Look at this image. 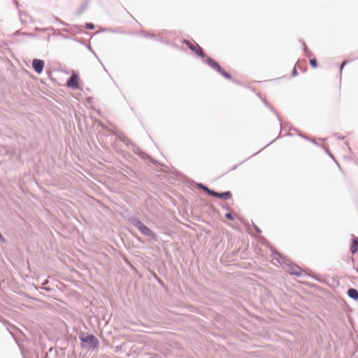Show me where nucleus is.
Here are the masks:
<instances>
[{"instance_id":"f257e3e1","label":"nucleus","mask_w":358,"mask_h":358,"mask_svg":"<svg viewBox=\"0 0 358 358\" xmlns=\"http://www.w3.org/2000/svg\"><path fill=\"white\" fill-rule=\"evenodd\" d=\"M270 250L272 254L273 259L276 260L279 264L285 266V269L292 275L296 277L302 276L301 268L298 266L292 264L291 261L288 257L279 252L274 247L270 246Z\"/></svg>"},{"instance_id":"f03ea898","label":"nucleus","mask_w":358,"mask_h":358,"mask_svg":"<svg viewBox=\"0 0 358 358\" xmlns=\"http://www.w3.org/2000/svg\"><path fill=\"white\" fill-rule=\"evenodd\" d=\"M130 223L136 227L143 235L149 237L151 240L157 241L158 236L149 227H148L138 217H131L129 219Z\"/></svg>"},{"instance_id":"7ed1b4c3","label":"nucleus","mask_w":358,"mask_h":358,"mask_svg":"<svg viewBox=\"0 0 358 358\" xmlns=\"http://www.w3.org/2000/svg\"><path fill=\"white\" fill-rule=\"evenodd\" d=\"M79 338L82 348L94 350L98 348L100 344L99 339L92 334H85L84 332H80Z\"/></svg>"},{"instance_id":"20e7f679","label":"nucleus","mask_w":358,"mask_h":358,"mask_svg":"<svg viewBox=\"0 0 358 358\" xmlns=\"http://www.w3.org/2000/svg\"><path fill=\"white\" fill-rule=\"evenodd\" d=\"M203 62L206 64L209 67L217 71L218 73L222 75L224 78L227 80H231L233 78L231 77V75L226 71L220 65V64L213 59L212 57H207L206 60H203Z\"/></svg>"},{"instance_id":"39448f33","label":"nucleus","mask_w":358,"mask_h":358,"mask_svg":"<svg viewBox=\"0 0 358 358\" xmlns=\"http://www.w3.org/2000/svg\"><path fill=\"white\" fill-rule=\"evenodd\" d=\"M203 62L206 64L209 67L217 71L218 73L222 75L224 78L227 80H231L233 78L231 77V75L226 71L220 65V64L213 59L212 57H207L206 60H203Z\"/></svg>"},{"instance_id":"423d86ee","label":"nucleus","mask_w":358,"mask_h":358,"mask_svg":"<svg viewBox=\"0 0 358 358\" xmlns=\"http://www.w3.org/2000/svg\"><path fill=\"white\" fill-rule=\"evenodd\" d=\"M127 146L131 149L135 154H136L138 156L143 159H151L154 163L157 164V162L155 159H152V158L148 155L146 152L143 151L135 143L130 141L129 143L127 145Z\"/></svg>"},{"instance_id":"0eeeda50","label":"nucleus","mask_w":358,"mask_h":358,"mask_svg":"<svg viewBox=\"0 0 358 358\" xmlns=\"http://www.w3.org/2000/svg\"><path fill=\"white\" fill-rule=\"evenodd\" d=\"M66 86L73 90H78L80 88L79 76L76 74L71 75L66 81Z\"/></svg>"},{"instance_id":"6e6552de","label":"nucleus","mask_w":358,"mask_h":358,"mask_svg":"<svg viewBox=\"0 0 358 358\" xmlns=\"http://www.w3.org/2000/svg\"><path fill=\"white\" fill-rule=\"evenodd\" d=\"M99 125L104 129H106L109 131L113 135H115L122 142H123L126 145L129 143L131 141L127 136H125V134L123 132L118 131L115 132L111 131L110 129H108L103 123L100 122Z\"/></svg>"},{"instance_id":"1a4fd4ad","label":"nucleus","mask_w":358,"mask_h":358,"mask_svg":"<svg viewBox=\"0 0 358 358\" xmlns=\"http://www.w3.org/2000/svg\"><path fill=\"white\" fill-rule=\"evenodd\" d=\"M32 68L34 71L40 74L43 71L44 67H45V62L43 59H34L32 60Z\"/></svg>"},{"instance_id":"9d476101","label":"nucleus","mask_w":358,"mask_h":358,"mask_svg":"<svg viewBox=\"0 0 358 358\" xmlns=\"http://www.w3.org/2000/svg\"><path fill=\"white\" fill-rule=\"evenodd\" d=\"M210 196L220 199H224V200H229L231 198L232 194L230 191L218 192L215 190H213Z\"/></svg>"},{"instance_id":"9b49d317","label":"nucleus","mask_w":358,"mask_h":358,"mask_svg":"<svg viewBox=\"0 0 358 358\" xmlns=\"http://www.w3.org/2000/svg\"><path fill=\"white\" fill-rule=\"evenodd\" d=\"M20 20L22 24H29L33 22L32 17L26 11L18 10Z\"/></svg>"},{"instance_id":"f8f14e48","label":"nucleus","mask_w":358,"mask_h":358,"mask_svg":"<svg viewBox=\"0 0 358 358\" xmlns=\"http://www.w3.org/2000/svg\"><path fill=\"white\" fill-rule=\"evenodd\" d=\"M350 251L352 255H355L358 252V238L354 234L351 235V243L350 245Z\"/></svg>"},{"instance_id":"ddd939ff","label":"nucleus","mask_w":358,"mask_h":358,"mask_svg":"<svg viewBox=\"0 0 358 358\" xmlns=\"http://www.w3.org/2000/svg\"><path fill=\"white\" fill-rule=\"evenodd\" d=\"M138 34L140 36H141L142 37H144V38H150L153 40H155V41H162V37H159L158 36H156L155 34H152L148 31H145V30H141L138 32Z\"/></svg>"},{"instance_id":"4468645a","label":"nucleus","mask_w":358,"mask_h":358,"mask_svg":"<svg viewBox=\"0 0 358 358\" xmlns=\"http://www.w3.org/2000/svg\"><path fill=\"white\" fill-rule=\"evenodd\" d=\"M192 52H195L198 57L205 58V60L207 59V57H209L199 44H196V45L194 47V50H192Z\"/></svg>"},{"instance_id":"2eb2a0df","label":"nucleus","mask_w":358,"mask_h":358,"mask_svg":"<svg viewBox=\"0 0 358 358\" xmlns=\"http://www.w3.org/2000/svg\"><path fill=\"white\" fill-rule=\"evenodd\" d=\"M348 296L354 301H358V290L350 287L347 291Z\"/></svg>"},{"instance_id":"dca6fc26","label":"nucleus","mask_w":358,"mask_h":358,"mask_svg":"<svg viewBox=\"0 0 358 358\" xmlns=\"http://www.w3.org/2000/svg\"><path fill=\"white\" fill-rule=\"evenodd\" d=\"M196 187L197 189L203 190L206 194H207L209 196L211 195L212 192L213 190L210 189L207 185L201 182L196 183Z\"/></svg>"},{"instance_id":"f3484780","label":"nucleus","mask_w":358,"mask_h":358,"mask_svg":"<svg viewBox=\"0 0 358 358\" xmlns=\"http://www.w3.org/2000/svg\"><path fill=\"white\" fill-rule=\"evenodd\" d=\"M196 187L197 189L203 190L206 194H207L209 196L211 195L212 192L213 190L210 189L207 185L201 182L196 183Z\"/></svg>"},{"instance_id":"a211bd4d","label":"nucleus","mask_w":358,"mask_h":358,"mask_svg":"<svg viewBox=\"0 0 358 358\" xmlns=\"http://www.w3.org/2000/svg\"><path fill=\"white\" fill-rule=\"evenodd\" d=\"M89 4V0H85L77 11V15L80 16L83 13L85 12Z\"/></svg>"},{"instance_id":"6ab92c4d","label":"nucleus","mask_w":358,"mask_h":358,"mask_svg":"<svg viewBox=\"0 0 358 358\" xmlns=\"http://www.w3.org/2000/svg\"><path fill=\"white\" fill-rule=\"evenodd\" d=\"M182 43L185 44L187 46V48L192 51L194 50V47H195L197 44L194 41L192 43L190 41L186 39L183 40Z\"/></svg>"},{"instance_id":"aec40b11","label":"nucleus","mask_w":358,"mask_h":358,"mask_svg":"<svg viewBox=\"0 0 358 358\" xmlns=\"http://www.w3.org/2000/svg\"><path fill=\"white\" fill-rule=\"evenodd\" d=\"M299 136H301V138L306 139V141H310L312 143H313L315 145H319V144L317 143V141L315 139H313L308 136H306L301 133H299Z\"/></svg>"},{"instance_id":"412c9836","label":"nucleus","mask_w":358,"mask_h":358,"mask_svg":"<svg viewBox=\"0 0 358 358\" xmlns=\"http://www.w3.org/2000/svg\"><path fill=\"white\" fill-rule=\"evenodd\" d=\"M324 149L326 152V153L331 158L334 159V161L336 162V164H337V166L340 168V165L338 164V162L336 160V159L334 158V155L331 154V152L329 151V150L325 147H324Z\"/></svg>"},{"instance_id":"4be33fe9","label":"nucleus","mask_w":358,"mask_h":358,"mask_svg":"<svg viewBox=\"0 0 358 358\" xmlns=\"http://www.w3.org/2000/svg\"><path fill=\"white\" fill-rule=\"evenodd\" d=\"M269 109L276 116L278 120L281 123V117H280L277 110L272 106H270Z\"/></svg>"},{"instance_id":"5701e85b","label":"nucleus","mask_w":358,"mask_h":358,"mask_svg":"<svg viewBox=\"0 0 358 358\" xmlns=\"http://www.w3.org/2000/svg\"><path fill=\"white\" fill-rule=\"evenodd\" d=\"M302 44L303 45V51H304L306 56L310 57L312 55V52L308 49V48L306 46V44L303 41L302 42Z\"/></svg>"},{"instance_id":"b1692460","label":"nucleus","mask_w":358,"mask_h":358,"mask_svg":"<svg viewBox=\"0 0 358 358\" xmlns=\"http://www.w3.org/2000/svg\"><path fill=\"white\" fill-rule=\"evenodd\" d=\"M84 27L90 30H93L94 29L95 26L92 22H85Z\"/></svg>"},{"instance_id":"393cba45","label":"nucleus","mask_w":358,"mask_h":358,"mask_svg":"<svg viewBox=\"0 0 358 358\" xmlns=\"http://www.w3.org/2000/svg\"><path fill=\"white\" fill-rule=\"evenodd\" d=\"M73 27L76 29V31L78 33H80V34H85L86 32H85L83 31V29H84V26H82V25H73Z\"/></svg>"},{"instance_id":"a878e982","label":"nucleus","mask_w":358,"mask_h":358,"mask_svg":"<svg viewBox=\"0 0 358 358\" xmlns=\"http://www.w3.org/2000/svg\"><path fill=\"white\" fill-rule=\"evenodd\" d=\"M310 64L312 68L315 69L317 67V61L315 58L310 59Z\"/></svg>"},{"instance_id":"bb28decb","label":"nucleus","mask_w":358,"mask_h":358,"mask_svg":"<svg viewBox=\"0 0 358 358\" xmlns=\"http://www.w3.org/2000/svg\"><path fill=\"white\" fill-rule=\"evenodd\" d=\"M224 217L226 219H227L228 220H230V221H232L234 220V216L231 212H227L225 214Z\"/></svg>"},{"instance_id":"cd10ccee","label":"nucleus","mask_w":358,"mask_h":358,"mask_svg":"<svg viewBox=\"0 0 358 358\" xmlns=\"http://www.w3.org/2000/svg\"><path fill=\"white\" fill-rule=\"evenodd\" d=\"M53 19H54V20H55V22H58V23H59V24H62V25H66V26L69 25L68 23H66V22H65L62 21L61 19H59V17H53Z\"/></svg>"},{"instance_id":"c85d7f7f","label":"nucleus","mask_w":358,"mask_h":358,"mask_svg":"<svg viewBox=\"0 0 358 358\" xmlns=\"http://www.w3.org/2000/svg\"><path fill=\"white\" fill-rule=\"evenodd\" d=\"M257 95L262 100V101L264 102V105L269 108L271 105L265 99H262V96H261L260 93H258Z\"/></svg>"},{"instance_id":"c756f323","label":"nucleus","mask_w":358,"mask_h":358,"mask_svg":"<svg viewBox=\"0 0 358 358\" xmlns=\"http://www.w3.org/2000/svg\"><path fill=\"white\" fill-rule=\"evenodd\" d=\"M87 49L91 51L94 55L97 58V59L99 61V62L101 64V62L100 61V59H99V57H97L96 54L94 52L93 49L92 48L91 45H88L87 46Z\"/></svg>"},{"instance_id":"7c9ffc66","label":"nucleus","mask_w":358,"mask_h":358,"mask_svg":"<svg viewBox=\"0 0 358 358\" xmlns=\"http://www.w3.org/2000/svg\"><path fill=\"white\" fill-rule=\"evenodd\" d=\"M252 226H253V228H254L255 231L257 234H261L262 233V230L260 229V228L259 227H257L255 223H252Z\"/></svg>"},{"instance_id":"2f4dec72","label":"nucleus","mask_w":358,"mask_h":358,"mask_svg":"<svg viewBox=\"0 0 358 358\" xmlns=\"http://www.w3.org/2000/svg\"><path fill=\"white\" fill-rule=\"evenodd\" d=\"M298 75V71L296 68V66H294L292 69V76H296Z\"/></svg>"},{"instance_id":"473e14b6","label":"nucleus","mask_w":358,"mask_h":358,"mask_svg":"<svg viewBox=\"0 0 358 358\" xmlns=\"http://www.w3.org/2000/svg\"><path fill=\"white\" fill-rule=\"evenodd\" d=\"M344 66H343V64H341L340 67H339V76H340V78H341L342 71H343V69Z\"/></svg>"},{"instance_id":"72a5a7b5","label":"nucleus","mask_w":358,"mask_h":358,"mask_svg":"<svg viewBox=\"0 0 358 358\" xmlns=\"http://www.w3.org/2000/svg\"><path fill=\"white\" fill-rule=\"evenodd\" d=\"M334 136L338 140H343L345 138L344 136H339L337 133L334 134Z\"/></svg>"},{"instance_id":"f704fd0d","label":"nucleus","mask_w":358,"mask_h":358,"mask_svg":"<svg viewBox=\"0 0 358 358\" xmlns=\"http://www.w3.org/2000/svg\"><path fill=\"white\" fill-rule=\"evenodd\" d=\"M231 81H232L233 83H236V84L238 85H243V84H242V83H241V81H239V80H236V79H234V78H233V79L231 80Z\"/></svg>"},{"instance_id":"c9c22d12","label":"nucleus","mask_w":358,"mask_h":358,"mask_svg":"<svg viewBox=\"0 0 358 358\" xmlns=\"http://www.w3.org/2000/svg\"><path fill=\"white\" fill-rule=\"evenodd\" d=\"M0 241L2 242V243H5L6 242V238L3 237V236L1 234V232H0Z\"/></svg>"},{"instance_id":"e433bc0d","label":"nucleus","mask_w":358,"mask_h":358,"mask_svg":"<svg viewBox=\"0 0 358 358\" xmlns=\"http://www.w3.org/2000/svg\"><path fill=\"white\" fill-rule=\"evenodd\" d=\"M35 30H36V31H41V32H44V31H45L44 28H38V27H36V28H35Z\"/></svg>"},{"instance_id":"4c0bfd02","label":"nucleus","mask_w":358,"mask_h":358,"mask_svg":"<svg viewBox=\"0 0 358 358\" xmlns=\"http://www.w3.org/2000/svg\"><path fill=\"white\" fill-rule=\"evenodd\" d=\"M280 134H281V131L280 132V134H279L278 136L275 139H274V140L271 141L269 143H268V144H267L264 148H266V147L268 146L269 145L272 144V143H273V142H274V141H275L278 138H279V136H280Z\"/></svg>"},{"instance_id":"58836bf2","label":"nucleus","mask_w":358,"mask_h":358,"mask_svg":"<svg viewBox=\"0 0 358 358\" xmlns=\"http://www.w3.org/2000/svg\"><path fill=\"white\" fill-rule=\"evenodd\" d=\"M264 148H262L260 150H259L258 152H257L256 153H254V155H251L250 157H249L248 159H246L245 161L250 159L251 157H252L253 156L257 155L260 151H262Z\"/></svg>"},{"instance_id":"ea45409f","label":"nucleus","mask_w":358,"mask_h":358,"mask_svg":"<svg viewBox=\"0 0 358 358\" xmlns=\"http://www.w3.org/2000/svg\"><path fill=\"white\" fill-rule=\"evenodd\" d=\"M44 29H45V31H52V30H54V28L52 27H48L44 28Z\"/></svg>"},{"instance_id":"a19ab883","label":"nucleus","mask_w":358,"mask_h":358,"mask_svg":"<svg viewBox=\"0 0 358 358\" xmlns=\"http://www.w3.org/2000/svg\"><path fill=\"white\" fill-rule=\"evenodd\" d=\"M62 30L65 32L72 33V31L69 29L64 28Z\"/></svg>"},{"instance_id":"79ce46f5","label":"nucleus","mask_w":358,"mask_h":358,"mask_svg":"<svg viewBox=\"0 0 358 358\" xmlns=\"http://www.w3.org/2000/svg\"><path fill=\"white\" fill-rule=\"evenodd\" d=\"M351 60H345L343 61L341 64H343V66H345L347 64H348Z\"/></svg>"},{"instance_id":"37998d69","label":"nucleus","mask_w":358,"mask_h":358,"mask_svg":"<svg viewBox=\"0 0 358 358\" xmlns=\"http://www.w3.org/2000/svg\"><path fill=\"white\" fill-rule=\"evenodd\" d=\"M345 144L348 146V150L351 152V151H352V150H351V148H350V145H349V143H348V141H346L345 142Z\"/></svg>"},{"instance_id":"c03bdc74","label":"nucleus","mask_w":358,"mask_h":358,"mask_svg":"<svg viewBox=\"0 0 358 358\" xmlns=\"http://www.w3.org/2000/svg\"><path fill=\"white\" fill-rule=\"evenodd\" d=\"M156 278H157V281L159 284H161V285H163V284H164L163 281H162L159 278L157 277Z\"/></svg>"},{"instance_id":"a18cd8bd","label":"nucleus","mask_w":358,"mask_h":358,"mask_svg":"<svg viewBox=\"0 0 358 358\" xmlns=\"http://www.w3.org/2000/svg\"><path fill=\"white\" fill-rule=\"evenodd\" d=\"M0 321L3 322L4 324H8V322L6 321L4 319L0 317Z\"/></svg>"},{"instance_id":"49530a36","label":"nucleus","mask_w":358,"mask_h":358,"mask_svg":"<svg viewBox=\"0 0 358 358\" xmlns=\"http://www.w3.org/2000/svg\"><path fill=\"white\" fill-rule=\"evenodd\" d=\"M58 36H61L63 38H69V37L66 35L59 34Z\"/></svg>"},{"instance_id":"de8ad7c7","label":"nucleus","mask_w":358,"mask_h":358,"mask_svg":"<svg viewBox=\"0 0 358 358\" xmlns=\"http://www.w3.org/2000/svg\"><path fill=\"white\" fill-rule=\"evenodd\" d=\"M222 208H224V210H229V207L228 206H225V205H223L222 206Z\"/></svg>"},{"instance_id":"09e8293b","label":"nucleus","mask_w":358,"mask_h":358,"mask_svg":"<svg viewBox=\"0 0 358 358\" xmlns=\"http://www.w3.org/2000/svg\"><path fill=\"white\" fill-rule=\"evenodd\" d=\"M239 165H240V164L233 166V167L231 168V171H234V170L236 169H237V167H238Z\"/></svg>"},{"instance_id":"8fccbe9b","label":"nucleus","mask_w":358,"mask_h":358,"mask_svg":"<svg viewBox=\"0 0 358 358\" xmlns=\"http://www.w3.org/2000/svg\"><path fill=\"white\" fill-rule=\"evenodd\" d=\"M75 41H77V42H78V43H83L82 40H81V39H79V38H76V39H75Z\"/></svg>"},{"instance_id":"3c124183","label":"nucleus","mask_w":358,"mask_h":358,"mask_svg":"<svg viewBox=\"0 0 358 358\" xmlns=\"http://www.w3.org/2000/svg\"><path fill=\"white\" fill-rule=\"evenodd\" d=\"M15 5H16L17 8H18V7H19V3H18V1H16V0H15Z\"/></svg>"},{"instance_id":"603ef678","label":"nucleus","mask_w":358,"mask_h":358,"mask_svg":"<svg viewBox=\"0 0 358 358\" xmlns=\"http://www.w3.org/2000/svg\"><path fill=\"white\" fill-rule=\"evenodd\" d=\"M291 129L296 131V129L295 128H294V127H292Z\"/></svg>"},{"instance_id":"864d4df0","label":"nucleus","mask_w":358,"mask_h":358,"mask_svg":"<svg viewBox=\"0 0 358 358\" xmlns=\"http://www.w3.org/2000/svg\"><path fill=\"white\" fill-rule=\"evenodd\" d=\"M111 31H112V32H114V33H116V32H117V31H115V30H111Z\"/></svg>"},{"instance_id":"5fc2aeb1","label":"nucleus","mask_w":358,"mask_h":358,"mask_svg":"<svg viewBox=\"0 0 358 358\" xmlns=\"http://www.w3.org/2000/svg\"><path fill=\"white\" fill-rule=\"evenodd\" d=\"M357 272H358V271H357Z\"/></svg>"}]
</instances>
